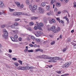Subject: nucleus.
<instances>
[{"label": "nucleus", "instance_id": "obj_13", "mask_svg": "<svg viewBox=\"0 0 76 76\" xmlns=\"http://www.w3.org/2000/svg\"><path fill=\"white\" fill-rule=\"evenodd\" d=\"M56 6L57 7H60V6H61V4L59 3H57L56 4Z\"/></svg>", "mask_w": 76, "mask_h": 76}, {"label": "nucleus", "instance_id": "obj_2", "mask_svg": "<svg viewBox=\"0 0 76 76\" xmlns=\"http://www.w3.org/2000/svg\"><path fill=\"white\" fill-rule=\"evenodd\" d=\"M70 64H71V62H70L66 63L64 65L62 66V67L64 69H67V67H68V66L70 65Z\"/></svg>", "mask_w": 76, "mask_h": 76}, {"label": "nucleus", "instance_id": "obj_46", "mask_svg": "<svg viewBox=\"0 0 76 76\" xmlns=\"http://www.w3.org/2000/svg\"><path fill=\"white\" fill-rule=\"evenodd\" d=\"M43 22H44V23H47V20H43Z\"/></svg>", "mask_w": 76, "mask_h": 76}, {"label": "nucleus", "instance_id": "obj_7", "mask_svg": "<svg viewBox=\"0 0 76 76\" xmlns=\"http://www.w3.org/2000/svg\"><path fill=\"white\" fill-rule=\"evenodd\" d=\"M13 16H20V12H15L13 13Z\"/></svg>", "mask_w": 76, "mask_h": 76}, {"label": "nucleus", "instance_id": "obj_22", "mask_svg": "<svg viewBox=\"0 0 76 76\" xmlns=\"http://www.w3.org/2000/svg\"><path fill=\"white\" fill-rule=\"evenodd\" d=\"M54 2H55V0H51L50 2L51 4H53Z\"/></svg>", "mask_w": 76, "mask_h": 76}, {"label": "nucleus", "instance_id": "obj_5", "mask_svg": "<svg viewBox=\"0 0 76 76\" xmlns=\"http://www.w3.org/2000/svg\"><path fill=\"white\" fill-rule=\"evenodd\" d=\"M42 58L43 59H50L51 57L50 56H48L46 55H42Z\"/></svg>", "mask_w": 76, "mask_h": 76}, {"label": "nucleus", "instance_id": "obj_26", "mask_svg": "<svg viewBox=\"0 0 76 76\" xmlns=\"http://www.w3.org/2000/svg\"><path fill=\"white\" fill-rule=\"evenodd\" d=\"M14 38L15 39H17L18 38V36L17 35H15L14 36Z\"/></svg>", "mask_w": 76, "mask_h": 76}, {"label": "nucleus", "instance_id": "obj_9", "mask_svg": "<svg viewBox=\"0 0 76 76\" xmlns=\"http://www.w3.org/2000/svg\"><path fill=\"white\" fill-rule=\"evenodd\" d=\"M39 12L41 13H42L44 12V10L43 8L42 7H39Z\"/></svg>", "mask_w": 76, "mask_h": 76}, {"label": "nucleus", "instance_id": "obj_27", "mask_svg": "<svg viewBox=\"0 0 76 76\" xmlns=\"http://www.w3.org/2000/svg\"><path fill=\"white\" fill-rule=\"evenodd\" d=\"M37 58H42V55L38 56H37Z\"/></svg>", "mask_w": 76, "mask_h": 76}, {"label": "nucleus", "instance_id": "obj_23", "mask_svg": "<svg viewBox=\"0 0 76 76\" xmlns=\"http://www.w3.org/2000/svg\"><path fill=\"white\" fill-rule=\"evenodd\" d=\"M53 32L54 33H57V32H58V31H57V29H56V28H55L53 31Z\"/></svg>", "mask_w": 76, "mask_h": 76}, {"label": "nucleus", "instance_id": "obj_59", "mask_svg": "<svg viewBox=\"0 0 76 76\" xmlns=\"http://www.w3.org/2000/svg\"><path fill=\"white\" fill-rule=\"evenodd\" d=\"M71 44H72V45H76V44L75 43L73 42H72L71 43Z\"/></svg>", "mask_w": 76, "mask_h": 76}, {"label": "nucleus", "instance_id": "obj_4", "mask_svg": "<svg viewBox=\"0 0 76 76\" xmlns=\"http://www.w3.org/2000/svg\"><path fill=\"white\" fill-rule=\"evenodd\" d=\"M50 59L53 60H62L61 58H59L58 57H50Z\"/></svg>", "mask_w": 76, "mask_h": 76}, {"label": "nucleus", "instance_id": "obj_56", "mask_svg": "<svg viewBox=\"0 0 76 76\" xmlns=\"http://www.w3.org/2000/svg\"><path fill=\"white\" fill-rule=\"evenodd\" d=\"M54 11L55 12H56L57 11V9L56 8H55L54 9Z\"/></svg>", "mask_w": 76, "mask_h": 76}, {"label": "nucleus", "instance_id": "obj_10", "mask_svg": "<svg viewBox=\"0 0 76 76\" xmlns=\"http://www.w3.org/2000/svg\"><path fill=\"white\" fill-rule=\"evenodd\" d=\"M37 8V6L36 5H33V7H32V9H33L34 10H36Z\"/></svg>", "mask_w": 76, "mask_h": 76}, {"label": "nucleus", "instance_id": "obj_12", "mask_svg": "<svg viewBox=\"0 0 76 76\" xmlns=\"http://www.w3.org/2000/svg\"><path fill=\"white\" fill-rule=\"evenodd\" d=\"M15 3L16 4V5H17V7H20V3H19V2H15Z\"/></svg>", "mask_w": 76, "mask_h": 76}, {"label": "nucleus", "instance_id": "obj_31", "mask_svg": "<svg viewBox=\"0 0 76 76\" xmlns=\"http://www.w3.org/2000/svg\"><path fill=\"white\" fill-rule=\"evenodd\" d=\"M14 64L16 66H18V65H19V64L17 62H15Z\"/></svg>", "mask_w": 76, "mask_h": 76}, {"label": "nucleus", "instance_id": "obj_50", "mask_svg": "<svg viewBox=\"0 0 76 76\" xmlns=\"http://www.w3.org/2000/svg\"><path fill=\"white\" fill-rule=\"evenodd\" d=\"M12 59L15 61V60H17V59L16 58H12Z\"/></svg>", "mask_w": 76, "mask_h": 76}, {"label": "nucleus", "instance_id": "obj_60", "mask_svg": "<svg viewBox=\"0 0 76 76\" xmlns=\"http://www.w3.org/2000/svg\"><path fill=\"white\" fill-rule=\"evenodd\" d=\"M2 3H3V2H1V1H0V6L1 5V4H2Z\"/></svg>", "mask_w": 76, "mask_h": 76}, {"label": "nucleus", "instance_id": "obj_37", "mask_svg": "<svg viewBox=\"0 0 76 76\" xmlns=\"http://www.w3.org/2000/svg\"><path fill=\"white\" fill-rule=\"evenodd\" d=\"M55 44V41H53L50 43L51 45H53V44Z\"/></svg>", "mask_w": 76, "mask_h": 76}, {"label": "nucleus", "instance_id": "obj_35", "mask_svg": "<svg viewBox=\"0 0 76 76\" xmlns=\"http://www.w3.org/2000/svg\"><path fill=\"white\" fill-rule=\"evenodd\" d=\"M41 49L40 48L37 49L36 50V51L38 52V51H40Z\"/></svg>", "mask_w": 76, "mask_h": 76}, {"label": "nucleus", "instance_id": "obj_44", "mask_svg": "<svg viewBox=\"0 0 76 76\" xmlns=\"http://www.w3.org/2000/svg\"><path fill=\"white\" fill-rule=\"evenodd\" d=\"M61 71H58L57 72V73H58V74H61Z\"/></svg>", "mask_w": 76, "mask_h": 76}, {"label": "nucleus", "instance_id": "obj_42", "mask_svg": "<svg viewBox=\"0 0 76 76\" xmlns=\"http://www.w3.org/2000/svg\"><path fill=\"white\" fill-rule=\"evenodd\" d=\"M46 9H50V6L47 5L46 7Z\"/></svg>", "mask_w": 76, "mask_h": 76}, {"label": "nucleus", "instance_id": "obj_45", "mask_svg": "<svg viewBox=\"0 0 76 76\" xmlns=\"http://www.w3.org/2000/svg\"><path fill=\"white\" fill-rule=\"evenodd\" d=\"M35 10H34L33 9H32V10H31V12H33V13H35Z\"/></svg>", "mask_w": 76, "mask_h": 76}, {"label": "nucleus", "instance_id": "obj_17", "mask_svg": "<svg viewBox=\"0 0 76 76\" xmlns=\"http://www.w3.org/2000/svg\"><path fill=\"white\" fill-rule=\"evenodd\" d=\"M5 7V6H4V5L3 3H2V4L0 6V7H1V8H4V7Z\"/></svg>", "mask_w": 76, "mask_h": 76}, {"label": "nucleus", "instance_id": "obj_14", "mask_svg": "<svg viewBox=\"0 0 76 76\" xmlns=\"http://www.w3.org/2000/svg\"><path fill=\"white\" fill-rule=\"evenodd\" d=\"M26 29L27 30H28V31H32V29L30 27H28V28H26Z\"/></svg>", "mask_w": 76, "mask_h": 76}, {"label": "nucleus", "instance_id": "obj_28", "mask_svg": "<svg viewBox=\"0 0 76 76\" xmlns=\"http://www.w3.org/2000/svg\"><path fill=\"white\" fill-rule=\"evenodd\" d=\"M39 25L41 27H42V26H44V24L42 23H40Z\"/></svg>", "mask_w": 76, "mask_h": 76}, {"label": "nucleus", "instance_id": "obj_6", "mask_svg": "<svg viewBox=\"0 0 76 76\" xmlns=\"http://www.w3.org/2000/svg\"><path fill=\"white\" fill-rule=\"evenodd\" d=\"M20 15H23V16H30V15L26 13H23L20 12Z\"/></svg>", "mask_w": 76, "mask_h": 76}, {"label": "nucleus", "instance_id": "obj_52", "mask_svg": "<svg viewBox=\"0 0 76 76\" xmlns=\"http://www.w3.org/2000/svg\"><path fill=\"white\" fill-rule=\"evenodd\" d=\"M48 66L50 68H51L52 67H53V65H51L49 66L48 65Z\"/></svg>", "mask_w": 76, "mask_h": 76}, {"label": "nucleus", "instance_id": "obj_15", "mask_svg": "<svg viewBox=\"0 0 76 76\" xmlns=\"http://www.w3.org/2000/svg\"><path fill=\"white\" fill-rule=\"evenodd\" d=\"M9 10L10 12H15V9H12L10 7L9 8Z\"/></svg>", "mask_w": 76, "mask_h": 76}, {"label": "nucleus", "instance_id": "obj_49", "mask_svg": "<svg viewBox=\"0 0 76 76\" xmlns=\"http://www.w3.org/2000/svg\"><path fill=\"white\" fill-rule=\"evenodd\" d=\"M13 42H18V40L17 39H14Z\"/></svg>", "mask_w": 76, "mask_h": 76}, {"label": "nucleus", "instance_id": "obj_55", "mask_svg": "<svg viewBox=\"0 0 76 76\" xmlns=\"http://www.w3.org/2000/svg\"><path fill=\"white\" fill-rule=\"evenodd\" d=\"M37 28H38V29L39 30H42V28L40 27H38Z\"/></svg>", "mask_w": 76, "mask_h": 76}, {"label": "nucleus", "instance_id": "obj_41", "mask_svg": "<svg viewBox=\"0 0 76 76\" xmlns=\"http://www.w3.org/2000/svg\"><path fill=\"white\" fill-rule=\"evenodd\" d=\"M29 46H30V47H34V45L31 44H29Z\"/></svg>", "mask_w": 76, "mask_h": 76}, {"label": "nucleus", "instance_id": "obj_18", "mask_svg": "<svg viewBox=\"0 0 76 76\" xmlns=\"http://www.w3.org/2000/svg\"><path fill=\"white\" fill-rule=\"evenodd\" d=\"M45 6V2H42L41 3V6L42 7H44Z\"/></svg>", "mask_w": 76, "mask_h": 76}, {"label": "nucleus", "instance_id": "obj_61", "mask_svg": "<svg viewBox=\"0 0 76 76\" xmlns=\"http://www.w3.org/2000/svg\"><path fill=\"white\" fill-rule=\"evenodd\" d=\"M20 7L21 8H23V4H21L20 5Z\"/></svg>", "mask_w": 76, "mask_h": 76}, {"label": "nucleus", "instance_id": "obj_51", "mask_svg": "<svg viewBox=\"0 0 76 76\" xmlns=\"http://www.w3.org/2000/svg\"><path fill=\"white\" fill-rule=\"evenodd\" d=\"M14 25L15 26H17V25H18V23H16V22H15L14 23Z\"/></svg>", "mask_w": 76, "mask_h": 76}, {"label": "nucleus", "instance_id": "obj_53", "mask_svg": "<svg viewBox=\"0 0 76 76\" xmlns=\"http://www.w3.org/2000/svg\"><path fill=\"white\" fill-rule=\"evenodd\" d=\"M32 33H33V34H34V35H36V32L35 31H33L32 32Z\"/></svg>", "mask_w": 76, "mask_h": 76}, {"label": "nucleus", "instance_id": "obj_62", "mask_svg": "<svg viewBox=\"0 0 76 76\" xmlns=\"http://www.w3.org/2000/svg\"><path fill=\"white\" fill-rule=\"evenodd\" d=\"M74 48H75V49L76 48V45H75L74 46Z\"/></svg>", "mask_w": 76, "mask_h": 76}, {"label": "nucleus", "instance_id": "obj_30", "mask_svg": "<svg viewBox=\"0 0 76 76\" xmlns=\"http://www.w3.org/2000/svg\"><path fill=\"white\" fill-rule=\"evenodd\" d=\"M56 19L59 22V23H60V18H56Z\"/></svg>", "mask_w": 76, "mask_h": 76}, {"label": "nucleus", "instance_id": "obj_34", "mask_svg": "<svg viewBox=\"0 0 76 76\" xmlns=\"http://www.w3.org/2000/svg\"><path fill=\"white\" fill-rule=\"evenodd\" d=\"M56 29H57V31L59 32V31H60V27H58Z\"/></svg>", "mask_w": 76, "mask_h": 76}, {"label": "nucleus", "instance_id": "obj_29", "mask_svg": "<svg viewBox=\"0 0 76 76\" xmlns=\"http://www.w3.org/2000/svg\"><path fill=\"white\" fill-rule=\"evenodd\" d=\"M51 21L53 23H56V21H55V20H54V19H52Z\"/></svg>", "mask_w": 76, "mask_h": 76}, {"label": "nucleus", "instance_id": "obj_32", "mask_svg": "<svg viewBox=\"0 0 76 76\" xmlns=\"http://www.w3.org/2000/svg\"><path fill=\"white\" fill-rule=\"evenodd\" d=\"M18 62H19V63H20V64H22V61L21 60H18Z\"/></svg>", "mask_w": 76, "mask_h": 76}, {"label": "nucleus", "instance_id": "obj_8", "mask_svg": "<svg viewBox=\"0 0 76 76\" xmlns=\"http://www.w3.org/2000/svg\"><path fill=\"white\" fill-rule=\"evenodd\" d=\"M8 35V34H4L2 35V37L3 38H4V39H7Z\"/></svg>", "mask_w": 76, "mask_h": 76}, {"label": "nucleus", "instance_id": "obj_11", "mask_svg": "<svg viewBox=\"0 0 76 76\" xmlns=\"http://www.w3.org/2000/svg\"><path fill=\"white\" fill-rule=\"evenodd\" d=\"M56 28V27H55V26H53L50 29V31H53L54 29Z\"/></svg>", "mask_w": 76, "mask_h": 76}, {"label": "nucleus", "instance_id": "obj_24", "mask_svg": "<svg viewBox=\"0 0 76 76\" xmlns=\"http://www.w3.org/2000/svg\"><path fill=\"white\" fill-rule=\"evenodd\" d=\"M29 7L30 10H32V5H29Z\"/></svg>", "mask_w": 76, "mask_h": 76}, {"label": "nucleus", "instance_id": "obj_58", "mask_svg": "<svg viewBox=\"0 0 76 76\" xmlns=\"http://www.w3.org/2000/svg\"><path fill=\"white\" fill-rule=\"evenodd\" d=\"M31 39H35V37H34L33 36H31Z\"/></svg>", "mask_w": 76, "mask_h": 76}, {"label": "nucleus", "instance_id": "obj_16", "mask_svg": "<svg viewBox=\"0 0 76 76\" xmlns=\"http://www.w3.org/2000/svg\"><path fill=\"white\" fill-rule=\"evenodd\" d=\"M9 27H11V28H12V29H14V28H15V25L13 24V25H12L10 26H9Z\"/></svg>", "mask_w": 76, "mask_h": 76}, {"label": "nucleus", "instance_id": "obj_3", "mask_svg": "<svg viewBox=\"0 0 76 76\" xmlns=\"http://www.w3.org/2000/svg\"><path fill=\"white\" fill-rule=\"evenodd\" d=\"M37 34H36V36L37 37H40L42 34V32L41 31H37Z\"/></svg>", "mask_w": 76, "mask_h": 76}, {"label": "nucleus", "instance_id": "obj_64", "mask_svg": "<svg viewBox=\"0 0 76 76\" xmlns=\"http://www.w3.org/2000/svg\"><path fill=\"white\" fill-rule=\"evenodd\" d=\"M71 33H73L74 32V30H72L71 31Z\"/></svg>", "mask_w": 76, "mask_h": 76}, {"label": "nucleus", "instance_id": "obj_36", "mask_svg": "<svg viewBox=\"0 0 76 76\" xmlns=\"http://www.w3.org/2000/svg\"><path fill=\"white\" fill-rule=\"evenodd\" d=\"M52 15V14L50 12H48L47 13V15L48 16H50V15Z\"/></svg>", "mask_w": 76, "mask_h": 76}, {"label": "nucleus", "instance_id": "obj_25", "mask_svg": "<svg viewBox=\"0 0 76 76\" xmlns=\"http://www.w3.org/2000/svg\"><path fill=\"white\" fill-rule=\"evenodd\" d=\"M28 53H32V52H34L33 50H28Z\"/></svg>", "mask_w": 76, "mask_h": 76}, {"label": "nucleus", "instance_id": "obj_40", "mask_svg": "<svg viewBox=\"0 0 76 76\" xmlns=\"http://www.w3.org/2000/svg\"><path fill=\"white\" fill-rule=\"evenodd\" d=\"M20 20V18H16L15 19V21H19Z\"/></svg>", "mask_w": 76, "mask_h": 76}, {"label": "nucleus", "instance_id": "obj_54", "mask_svg": "<svg viewBox=\"0 0 76 76\" xmlns=\"http://www.w3.org/2000/svg\"><path fill=\"white\" fill-rule=\"evenodd\" d=\"M67 76V74H65L64 75H61V76Z\"/></svg>", "mask_w": 76, "mask_h": 76}, {"label": "nucleus", "instance_id": "obj_38", "mask_svg": "<svg viewBox=\"0 0 76 76\" xmlns=\"http://www.w3.org/2000/svg\"><path fill=\"white\" fill-rule=\"evenodd\" d=\"M66 50H67V48H65L63 49L62 51L63 52H65V51H66Z\"/></svg>", "mask_w": 76, "mask_h": 76}, {"label": "nucleus", "instance_id": "obj_47", "mask_svg": "<svg viewBox=\"0 0 76 76\" xmlns=\"http://www.w3.org/2000/svg\"><path fill=\"white\" fill-rule=\"evenodd\" d=\"M4 27H5V25H2L1 26V28H4Z\"/></svg>", "mask_w": 76, "mask_h": 76}, {"label": "nucleus", "instance_id": "obj_57", "mask_svg": "<svg viewBox=\"0 0 76 76\" xmlns=\"http://www.w3.org/2000/svg\"><path fill=\"white\" fill-rule=\"evenodd\" d=\"M18 39L20 41H22V38L20 37L18 38Z\"/></svg>", "mask_w": 76, "mask_h": 76}, {"label": "nucleus", "instance_id": "obj_48", "mask_svg": "<svg viewBox=\"0 0 76 76\" xmlns=\"http://www.w3.org/2000/svg\"><path fill=\"white\" fill-rule=\"evenodd\" d=\"M26 2L27 4H28V3H29V0H26Z\"/></svg>", "mask_w": 76, "mask_h": 76}, {"label": "nucleus", "instance_id": "obj_1", "mask_svg": "<svg viewBox=\"0 0 76 76\" xmlns=\"http://www.w3.org/2000/svg\"><path fill=\"white\" fill-rule=\"evenodd\" d=\"M19 69L20 70H28L30 69V67L29 66H19Z\"/></svg>", "mask_w": 76, "mask_h": 76}, {"label": "nucleus", "instance_id": "obj_21", "mask_svg": "<svg viewBox=\"0 0 76 76\" xmlns=\"http://www.w3.org/2000/svg\"><path fill=\"white\" fill-rule=\"evenodd\" d=\"M34 23L32 22H31L30 23H29V25H30V26H33V25H34Z\"/></svg>", "mask_w": 76, "mask_h": 76}, {"label": "nucleus", "instance_id": "obj_43", "mask_svg": "<svg viewBox=\"0 0 76 76\" xmlns=\"http://www.w3.org/2000/svg\"><path fill=\"white\" fill-rule=\"evenodd\" d=\"M9 52L10 53H12V50L11 49H9Z\"/></svg>", "mask_w": 76, "mask_h": 76}, {"label": "nucleus", "instance_id": "obj_63", "mask_svg": "<svg viewBox=\"0 0 76 76\" xmlns=\"http://www.w3.org/2000/svg\"><path fill=\"white\" fill-rule=\"evenodd\" d=\"M61 13V12L60 11H59L58 12V15H60V14Z\"/></svg>", "mask_w": 76, "mask_h": 76}, {"label": "nucleus", "instance_id": "obj_19", "mask_svg": "<svg viewBox=\"0 0 76 76\" xmlns=\"http://www.w3.org/2000/svg\"><path fill=\"white\" fill-rule=\"evenodd\" d=\"M38 19V17H33L31 18V20H33V19Z\"/></svg>", "mask_w": 76, "mask_h": 76}, {"label": "nucleus", "instance_id": "obj_33", "mask_svg": "<svg viewBox=\"0 0 76 76\" xmlns=\"http://www.w3.org/2000/svg\"><path fill=\"white\" fill-rule=\"evenodd\" d=\"M34 30H37L38 29V27L36 26H35L34 27Z\"/></svg>", "mask_w": 76, "mask_h": 76}, {"label": "nucleus", "instance_id": "obj_39", "mask_svg": "<svg viewBox=\"0 0 76 76\" xmlns=\"http://www.w3.org/2000/svg\"><path fill=\"white\" fill-rule=\"evenodd\" d=\"M11 39L12 40V41H14V40L15 39V38H14L12 37H11Z\"/></svg>", "mask_w": 76, "mask_h": 76}, {"label": "nucleus", "instance_id": "obj_20", "mask_svg": "<svg viewBox=\"0 0 76 76\" xmlns=\"http://www.w3.org/2000/svg\"><path fill=\"white\" fill-rule=\"evenodd\" d=\"M3 32H4V34H8L7 31H6V30L5 29H4L3 30Z\"/></svg>", "mask_w": 76, "mask_h": 76}]
</instances>
